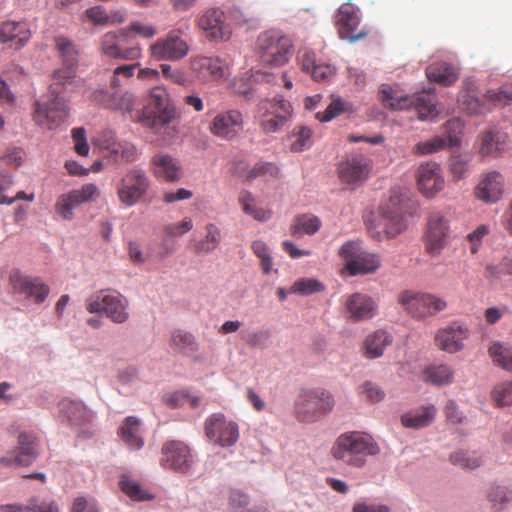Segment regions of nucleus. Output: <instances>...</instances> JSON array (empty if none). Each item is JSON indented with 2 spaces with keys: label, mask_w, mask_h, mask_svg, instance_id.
<instances>
[{
  "label": "nucleus",
  "mask_w": 512,
  "mask_h": 512,
  "mask_svg": "<svg viewBox=\"0 0 512 512\" xmlns=\"http://www.w3.org/2000/svg\"><path fill=\"white\" fill-rule=\"evenodd\" d=\"M38 439L35 434L23 431L18 435V446L12 450H0V467H27L38 457Z\"/></svg>",
  "instance_id": "f8f14e48"
},
{
  "label": "nucleus",
  "mask_w": 512,
  "mask_h": 512,
  "mask_svg": "<svg viewBox=\"0 0 512 512\" xmlns=\"http://www.w3.org/2000/svg\"><path fill=\"white\" fill-rule=\"evenodd\" d=\"M458 101L462 109L469 114H482L489 110L486 101L479 99L473 92H462Z\"/></svg>",
  "instance_id": "603ef678"
},
{
  "label": "nucleus",
  "mask_w": 512,
  "mask_h": 512,
  "mask_svg": "<svg viewBox=\"0 0 512 512\" xmlns=\"http://www.w3.org/2000/svg\"><path fill=\"white\" fill-rule=\"evenodd\" d=\"M258 111H271L272 114L285 116V121L292 117L293 108L288 100L281 97L261 100L258 105Z\"/></svg>",
  "instance_id": "49530a36"
},
{
  "label": "nucleus",
  "mask_w": 512,
  "mask_h": 512,
  "mask_svg": "<svg viewBox=\"0 0 512 512\" xmlns=\"http://www.w3.org/2000/svg\"><path fill=\"white\" fill-rule=\"evenodd\" d=\"M58 406L61 416L71 426H82L93 419L92 412L80 401L64 398L59 402Z\"/></svg>",
  "instance_id": "473e14b6"
},
{
  "label": "nucleus",
  "mask_w": 512,
  "mask_h": 512,
  "mask_svg": "<svg viewBox=\"0 0 512 512\" xmlns=\"http://www.w3.org/2000/svg\"><path fill=\"white\" fill-rule=\"evenodd\" d=\"M297 61L305 73L310 74L315 82H329L336 75V68L317 60L315 52L309 49L299 50Z\"/></svg>",
  "instance_id": "4be33fe9"
},
{
  "label": "nucleus",
  "mask_w": 512,
  "mask_h": 512,
  "mask_svg": "<svg viewBox=\"0 0 512 512\" xmlns=\"http://www.w3.org/2000/svg\"><path fill=\"white\" fill-rule=\"evenodd\" d=\"M379 98L385 107L395 110L407 109L414 104V101L410 97L397 95L389 85L381 86ZM415 105L418 110L419 118L422 120L437 115L436 106L429 94L418 96L415 100Z\"/></svg>",
  "instance_id": "ddd939ff"
},
{
  "label": "nucleus",
  "mask_w": 512,
  "mask_h": 512,
  "mask_svg": "<svg viewBox=\"0 0 512 512\" xmlns=\"http://www.w3.org/2000/svg\"><path fill=\"white\" fill-rule=\"evenodd\" d=\"M345 308L352 321L358 322L370 319L377 308L376 301L369 295L353 293L345 300Z\"/></svg>",
  "instance_id": "cd10ccee"
},
{
  "label": "nucleus",
  "mask_w": 512,
  "mask_h": 512,
  "mask_svg": "<svg viewBox=\"0 0 512 512\" xmlns=\"http://www.w3.org/2000/svg\"><path fill=\"white\" fill-rule=\"evenodd\" d=\"M221 242L220 229L215 224H208L206 226V236L203 240L195 245L197 253H209L215 250Z\"/></svg>",
  "instance_id": "8fccbe9b"
},
{
  "label": "nucleus",
  "mask_w": 512,
  "mask_h": 512,
  "mask_svg": "<svg viewBox=\"0 0 512 512\" xmlns=\"http://www.w3.org/2000/svg\"><path fill=\"white\" fill-rule=\"evenodd\" d=\"M506 143V135L488 131L481 135L480 153L489 156L500 152Z\"/></svg>",
  "instance_id": "a18cd8bd"
},
{
  "label": "nucleus",
  "mask_w": 512,
  "mask_h": 512,
  "mask_svg": "<svg viewBox=\"0 0 512 512\" xmlns=\"http://www.w3.org/2000/svg\"><path fill=\"white\" fill-rule=\"evenodd\" d=\"M371 170L370 161L365 158L352 157L339 164L340 179L347 184H356L368 178Z\"/></svg>",
  "instance_id": "7c9ffc66"
},
{
  "label": "nucleus",
  "mask_w": 512,
  "mask_h": 512,
  "mask_svg": "<svg viewBox=\"0 0 512 512\" xmlns=\"http://www.w3.org/2000/svg\"><path fill=\"white\" fill-rule=\"evenodd\" d=\"M344 270L351 276L375 273L381 266L380 256L364 250L359 241H347L339 249Z\"/></svg>",
  "instance_id": "423d86ee"
},
{
  "label": "nucleus",
  "mask_w": 512,
  "mask_h": 512,
  "mask_svg": "<svg viewBox=\"0 0 512 512\" xmlns=\"http://www.w3.org/2000/svg\"><path fill=\"white\" fill-rule=\"evenodd\" d=\"M504 192V178L496 171L484 174L475 188L476 198L486 202L495 203Z\"/></svg>",
  "instance_id": "bb28decb"
},
{
  "label": "nucleus",
  "mask_w": 512,
  "mask_h": 512,
  "mask_svg": "<svg viewBox=\"0 0 512 512\" xmlns=\"http://www.w3.org/2000/svg\"><path fill=\"white\" fill-rule=\"evenodd\" d=\"M392 336L385 330H376L367 335L362 345V353L368 359H376L383 355L387 346L391 345Z\"/></svg>",
  "instance_id": "f704fd0d"
},
{
  "label": "nucleus",
  "mask_w": 512,
  "mask_h": 512,
  "mask_svg": "<svg viewBox=\"0 0 512 512\" xmlns=\"http://www.w3.org/2000/svg\"><path fill=\"white\" fill-rule=\"evenodd\" d=\"M244 128L243 114L237 109L218 113L209 125L210 132L221 139L233 140Z\"/></svg>",
  "instance_id": "6ab92c4d"
},
{
  "label": "nucleus",
  "mask_w": 512,
  "mask_h": 512,
  "mask_svg": "<svg viewBox=\"0 0 512 512\" xmlns=\"http://www.w3.org/2000/svg\"><path fill=\"white\" fill-rule=\"evenodd\" d=\"M206 437L221 447H230L239 439L238 424L222 413L211 414L204 423Z\"/></svg>",
  "instance_id": "dca6fc26"
},
{
  "label": "nucleus",
  "mask_w": 512,
  "mask_h": 512,
  "mask_svg": "<svg viewBox=\"0 0 512 512\" xmlns=\"http://www.w3.org/2000/svg\"><path fill=\"white\" fill-rule=\"evenodd\" d=\"M175 108L170 101L168 92L163 87L151 89L147 105L132 115L131 118L151 130H158L172 122Z\"/></svg>",
  "instance_id": "7ed1b4c3"
},
{
  "label": "nucleus",
  "mask_w": 512,
  "mask_h": 512,
  "mask_svg": "<svg viewBox=\"0 0 512 512\" xmlns=\"http://www.w3.org/2000/svg\"><path fill=\"white\" fill-rule=\"evenodd\" d=\"M238 201L242 207L243 212L252 216L257 221L265 222L268 221L272 216V212L270 210L258 207L256 205L255 198L249 191H241Z\"/></svg>",
  "instance_id": "a19ab883"
},
{
  "label": "nucleus",
  "mask_w": 512,
  "mask_h": 512,
  "mask_svg": "<svg viewBox=\"0 0 512 512\" xmlns=\"http://www.w3.org/2000/svg\"><path fill=\"white\" fill-rule=\"evenodd\" d=\"M100 189L93 183H87L79 189H73L60 195L55 203L56 213L64 220L74 219V210L80 205L93 202L100 197Z\"/></svg>",
  "instance_id": "4468645a"
},
{
  "label": "nucleus",
  "mask_w": 512,
  "mask_h": 512,
  "mask_svg": "<svg viewBox=\"0 0 512 512\" xmlns=\"http://www.w3.org/2000/svg\"><path fill=\"white\" fill-rule=\"evenodd\" d=\"M335 406L331 392L323 388L303 390L298 396L295 411L299 420L315 422L329 414Z\"/></svg>",
  "instance_id": "20e7f679"
},
{
  "label": "nucleus",
  "mask_w": 512,
  "mask_h": 512,
  "mask_svg": "<svg viewBox=\"0 0 512 512\" xmlns=\"http://www.w3.org/2000/svg\"><path fill=\"white\" fill-rule=\"evenodd\" d=\"M251 249L253 253L260 259L263 273H270L272 270L273 261L270 256V249L267 244L261 240H256L252 243Z\"/></svg>",
  "instance_id": "e2e57ef3"
},
{
  "label": "nucleus",
  "mask_w": 512,
  "mask_h": 512,
  "mask_svg": "<svg viewBox=\"0 0 512 512\" xmlns=\"http://www.w3.org/2000/svg\"><path fill=\"white\" fill-rule=\"evenodd\" d=\"M55 48L62 59L63 67L54 71L52 83L49 86V100L36 101L34 105L33 120L41 128L53 130L59 127L67 118L69 109L62 94L73 91L78 83L76 70L78 66L79 50L70 39L59 36L55 38Z\"/></svg>",
  "instance_id": "f257e3e1"
},
{
  "label": "nucleus",
  "mask_w": 512,
  "mask_h": 512,
  "mask_svg": "<svg viewBox=\"0 0 512 512\" xmlns=\"http://www.w3.org/2000/svg\"><path fill=\"white\" fill-rule=\"evenodd\" d=\"M324 290V285L313 278H300L296 280L289 288L290 294L312 295Z\"/></svg>",
  "instance_id": "864d4df0"
},
{
  "label": "nucleus",
  "mask_w": 512,
  "mask_h": 512,
  "mask_svg": "<svg viewBox=\"0 0 512 512\" xmlns=\"http://www.w3.org/2000/svg\"><path fill=\"white\" fill-rule=\"evenodd\" d=\"M260 127L265 134L278 132L287 121L285 116L272 114L271 111H259Z\"/></svg>",
  "instance_id": "6e6d98bb"
},
{
  "label": "nucleus",
  "mask_w": 512,
  "mask_h": 512,
  "mask_svg": "<svg viewBox=\"0 0 512 512\" xmlns=\"http://www.w3.org/2000/svg\"><path fill=\"white\" fill-rule=\"evenodd\" d=\"M197 23L210 39L227 40L230 36L229 26L225 23L224 14L219 9H207L199 16Z\"/></svg>",
  "instance_id": "b1692460"
},
{
  "label": "nucleus",
  "mask_w": 512,
  "mask_h": 512,
  "mask_svg": "<svg viewBox=\"0 0 512 512\" xmlns=\"http://www.w3.org/2000/svg\"><path fill=\"white\" fill-rule=\"evenodd\" d=\"M150 186L151 180L147 173L139 167H132L126 170L116 184L117 197L122 205L132 207L146 197Z\"/></svg>",
  "instance_id": "6e6552de"
},
{
  "label": "nucleus",
  "mask_w": 512,
  "mask_h": 512,
  "mask_svg": "<svg viewBox=\"0 0 512 512\" xmlns=\"http://www.w3.org/2000/svg\"><path fill=\"white\" fill-rule=\"evenodd\" d=\"M83 21H88L95 26L108 25V13L101 5H96L86 9L82 16Z\"/></svg>",
  "instance_id": "338daca9"
},
{
  "label": "nucleus",
  "mask_w": 512,
  "mask_h": 512,
  "mask_svg": "<svg viewBox=\"0 0 512 512\" xmlns=\"http://www.w3.org/2000/svg\"><path fill=\"white\" fill-rule=\"evenodd\" d=\"M447 146V141L442 136H435L429 140L417 143L413 148L416 155H427L438 152Z\"/></svg>",
  "instance_id": "bf43d9fd"
},
{
  "label": "nucleus",
  "mask_w": 512,
  "mask_h": 512,
  "mask_svg": "<svg viewBox=\"0 0 512 512\" xmlns=\"http://www.w3.org/2000/svg\"><path fill=\"white\" fill-rule=\"evenodd\" d=\"M292 52L291 40L277 31H266L257 39V54L265 66L279 67L286 64Z\"/></svg>",
  "instance_id": "39448f33"
},
{
  "label": "nucleus",
  "mask_w": 512,
  "mask_h": 512,
  "mask_svg": "<svg viewBox=\"0 0 512 512\" xmlns=\"http://www.w3.org/2000/svg\"><path fill=\"white\" fill-rule=\"evenodd\" d=\"M106 144L103 148L110 151L111 155L114 157L116 161H121L123 163H132L135 162L138 158V151L130 142H115L113 141V135L109 134V138L106 140Z\"/></svg>",
  "instance_id": "4c0bfd02"
},
{
  "label": "nucleus",
  "mask_w": 512,
  "mask_h": 512,
  "mask_svg": "<svg viewBox=\"0 0 512 512\" xmlns=\"http://www.w3.org/2000/svg\"><path fill=\"white\" fill-rule=\"evenodd\" d=\"M450 462L464 469H474L481 465L482 459L475 452L457 451L450 455Z\"/></svg>",
  "instance_id": "4d7b16f0"
},
{
  "label": "nucleus",
  "mask_w": 512,
  "mask_h": 512,
  "mask_svg": "<svg viewBox=\"0 0 512 512\" xmlns=\"http://www.w3.org/2000/svg\"><path fill=\"white\" fill-rule=\"evenodd\" d=\"M189 64L192 73L202 82L220 81L230 74L228 63L218 56H193Z\"/></svg>",
  "instance_id": "f3484780"
},
{
  "label": "nucleus",
  "mask_w": 512,
  "mask_h": 512,
  "mask_svg": "<svg viewBox=\"0 0 512 512\" xmlns=\"http://www.w3.org/2000/svg\"><path fill=\"white\" fill-rule=\"evenodd\" d=\"M358 392L362 398L371 403H377L384 399V390L372 381H365L358 387Z\"/></svg>",
  "instance_id": "0e129e2a"
},
{
  "label": "nucleus",
  "mask_w": 512,
  "mask_h": 512,
  "mask_svg": "<svg viewBox=\"0 0 512 512\" xmlns=\"http://www.w3.org/2000/svg\"><path fill=\"white\" fill-rule=\"evenodd\" d=\"M398 303L412 317L423 319L443 311L447 303L434 294L405 290L399 293Z\"/></svg>",
  "instance_id": "1a4fd4ad"
},
{
  "label": "nucleus",
  "mask_w": 512,
  "mask_h": 512,
  "mask_svg": "<svg viewBox=\"0 0 512 512\" xmlns=\"http://www.w3.org/2000/svg\"><path fill=\"white\" fill-rule=\"evenodd\" d=\"M352 105L340 97H333L330 104L323 112H318L316 118L320 122H329L343 113H352Z\"/></svg>",
  "instance_id": "de8ad7c7"
},
{
  "label": "nucleus",
  "mask_w": 512,
  "mask_h": 512,
  "mask_svg": "<svg viewBox=\"0 0 512 512\" xmlns=\"http://www.w3.org/2000/svg\"><path fill=\"white\" fill-rule=\"evenodd\" d=\"M291 137L294 139L290 146L293 152H302L310 148L313 143L312 131L307 127L296 128Z\"/></svg>",
  "instance_id": "13d9d810"
},
{
  "label": "nucleus",
  "mask_w": 512,
  "mask_h": 512,
  "mask_svg": "<svg viewBox=\"0 0 512 512\" xmlns=\"http://www.w3.org/2000/svg\"><path fill=\"white\" fill-rule=\"evenodd\" d=\"M120 39H124L118 31H108L99 39V51L108 58L124 61H136L142 57V47L134 44L130 47H122Z\"/></svg>",
  "instance_id": "a211bd4d"
},
{
  "label": "nucleus",
  "mask_w": 512,
  "mask_h": 512,
  "mask_svg": "<svg viewBox=\"0 0 512 512\" xmlns=\"http://www.w3.org/2000/svg\"><path fill=\"white\" fill-rule=\"evenodd\" d=\"M194 462V455L186 443L171 440L162 445L160 465L164 469L186 474L191 470Z\"/></svg>",
  "instance_id": "2eb2a0df"
},
{
  "label": "nucleus",
  "mask_w": 512,
  "mask_h": 512,
  "mask_svg": "<svg viewBox=\"0 0 512 512\" xmlns=\"http://www.w3.org/2000/svg\"><path fill=\"white\" fill-rule=\"evenodd\" d=\"M171 346L186 354H191L198 350V344L194 335L181 329L172 332Z\"/></svg>",
  "instance_id": "09e8293b"
},
{
  "label": "nucleus",
  "mask_w": 512,
  "mask_h": 512,
  "mask_svg": "<svg viewBox=\"0 0 512 512\" xmlns=\"http://www.w3.org/2000/svg\"><path fill=\"white\" fill-rule=\"evenodd\" d=\"M464 124L459 118H453L446 122L444 126L445 139L448 147L458 146L460 144V135L462 134Z\"/></svg>",
  "instance_id": "680f3d73"
},
{
  "label": "nucleus",
  "mask_w": 512,
  "mask_h": 512,
  "mask_svg": "<svg viewBox=\"0 0 512 512\" xmlns=\"http://www.w3.org/2000/svg\"><path fill=\"white\" fill-rule=\"evenodd\" d=\"M321 227V221L316 216L300 215L297 216L289 228L290 235L300 237L303 234L312 235Z\"/></svg>",
  "instance_id": "c03bdc74"
},
{
  "label": "nucleus",
  "mask_w": 512,
  "mask_h": 512,
  "mask_svg": "<svg viewBox=\"0 0 512 512\" xmlns=\"http://www.w3.org/2000/svg\"><path fill=\"white\" fill-rule=\"evenodd\" d=\"M0 512H59V508L53 501L31 500L25 506L19 504L1 505Z\"/></svg>",
  "instance_id": "37998d69"
},
{
  "label": "nucleus",
  "mask_w": 512,
  "mask_h": 512,
  "mask_svg": "<svg viewBox=\"0 0 512 512\" xmlns=\"http://www.w3.org/2000/svg\"><path fill=\"white\" fill-rule=\"evenodd\" d=\"M426 76L430 81L443 86H450L458 79L454 67L445 62L430 64L426 68Z\"/></svg>",
  "instance_id": "58836bf2"
},
{
  "label": "nucleus",
  "mask_w": 512,
  "mask_h": 512,
  "mask_svg": "<svg viewBox=\"0 0 512 512\" xmlns=\"http://www.w3.org/2000/svg\"><path fill=\"white\" fill-rule=\"evenodd\" d=\"M31 38L29 25L24 21H5L0 24V43H11L15 49L24 47Z\"/></svg>",
  "instance_id": "c756f323"
},
{
  "label": "nucleus",
  "mask_w": 512,
  "mask_h": 512,
  "mask_svg": "<svg viewBox=\"0 0 512 512\" xmlns=\"http://www.w3.org/2000/svg\"><path fill=\"white\" fill-rule=\"evenodd\" d=\"M488 354L495 365L512 373V345L494 342L488 348Z\"/></svg>",
  "instance_id": "79ce46f5"
},
{
  "label": "nucleus",
  "mask_w": 512,
  "mask_h": 512,
  "mask_svg": "<svg viewBox=\"0 0 512 512\" xmlns=\"http://www.w3.org/2000/svg\"><path fill=\"white\" fill-rule=\"evenodd\" d=\"M158 33L157 27L141 21H133L127 27L120 29V35L128 38L131 34L143 39H152Z\"/></svg>",
  "instance_id": "3c124183"
},
{
  "label": "nucleus",
  "mask_w": 512,
  "mask_h": 512,
  "mask_svg": "<svg viewBox=\"0 0 512 512\" xmlns=\"http://www.w3.org/2000/svg\"><path fill=\"white\" fill-rule=\"evenodd\" d=\"M92 99L106 108L125 113H132L135 105V96L128 91L118 94L110 93L106 89H97L92 93Z\"/></svg>",
  "instance_id": "c85d7f7f"
},
{
  "label": "nucleus",
  "mask_w": 512,
  "mask_h": 512,
  "mask_svg": "<svg viewBox=\"0 0 512 512\" xmlns=\"http://www.w3.org/2000/svg\"><path fill=\"white\" fill-rule=\"evenodd\" d=\"M410 207L409 199L393 191L386 205L382 208V226L387 238L399 235L407 227L406 215Z\"/></svg>",
  "instance_id": "9b49d317"
},
{
  "label": "nucleus",
  "mask_w": 512,
  "mask_h": 512,
  "mask_svg": "<svg viewBox=\"0 0 512 512\" xmlns=\"http://www.w3.org/2000/svg\"><path fill=\"white\" fill-rule=\"evenodd\" d=\"M437 408L430 404L401 416V423L406 428L421 429L429 426L435 419Z\"/></svg>",
  "instance_id": "c9c22d12"
},
{
  "label": "nucleus",
  "mask_w": 512,
  "mask_h": 512,
  "mask_svg": "<svg viewBox=\"0 0 512 512\" xmlns=\"http://www.w3.org/2000/svg\"><path fill=\"white\" fill-rule=\"evenodd\" d=\"M484 98L495 105H508L512 103V85H503L498 90H489Z\"/></svg>",
  "instance_id": "69168bd1"
},
{
  "label": "nucleus",
  "mask_w": 512,
  "mask_h": 512,
  "mask_svg": "<svg viewBox=\"0 0 512 512\" xmlns=\"http://www.w3.org/2000/svg\"><path fill=\"white\" fill-rule=\"evenodd\" d=\"M121 490L132 500L142 501L151 499V496L141 489L139 483L128 476H123L120 481Z\"/></svg>",
  "instance_id": "052dcab7"
},
{
  "label": "nucleus",
  "mask_w": 512,
  "mask_h": 512,
  "mask_svg": "<svg viewBox=\"0 0 512 512\" xmlns=\"http://www.w3.org/2000/svg\"><path fill=\"white\" fill-rule=\"evenodd\" d=\"M449 167L453 178L460 180L465 177L469 170V161L460 155L453 156L449 161Z\"/></svg>",
  "instance_id": "774afa93"
},
{
  "label": "nucleus",
  "mask_w": 512,
  "mask_h": 512,
  "mask_svg": "<svg viewBox=\"0 0 512 512\" xmlns=\"http://www.w3.org/2000/svg\"><path fill=\"white\" fill-rule=\"evenodd\" d=\"M129 302L116 290H101L89 297L86 301V309L90 313H103L112 322L122 324L129 318Z\"/></svg>",
  "instance_id": "0eeeda50"
},
{
  "label": "nucleus",
  "mask_w": 512,
  "mask_h": 512,
  "mask_svg": "<svg viewBox=\"0 0 512 512\" xmlns=\"http://www.w3.org/2000/svg\"><path fill=\"white\" fill-rule=\"evenodd\" d=\"M416 177L419 191L427 198L434 197L445 186L441 167L436 162L421 164L417 169Z\"/></svg>",
  "instance_id": "412c9836"
},
{
  "label": "nucleus",
  "mask_w": 512,
  "mask_h": 512,
  "mask_svg": "<svg viewBox=\"0 0 512 512\" xmlns=\"http://www.w3.org/2000/svg\"><path fill=\"white\" fill-rule=\"evenodd\" d=\"M360 17L358 10L350 3L342 4L336 16V26L341 39L355 42L366 37L367 32L358 30Z\"/></svg>",
  "instance_id": "aec40b11"
},
{
  "label": "nucleus",
  "mask_w": 512,
  "mask_h": 512,
  "mask_svg": "<svg viewBox=\"0 0 512 512\" xmlns=\"http://www.w3.org/2000/svg\"><path fill=\"white\" fill-rule=\"evenodd\" d=\"M378 453L379 447L374 439L359 431L341 434L331 448V455L335 460L356 468L363 467L368 456Z\"/></svg>",
  "instance_id": "f03ea898"
},
{
  "label": "nucleus",
  "mask_w": 512,
  "mask_h": 512,
  "mask_svg": "<svg viewBox=\"0 0 512 512\" xmlns=\"http://www.w3.org/2000/svg\"><path fill=\"white\" fill-rule=\"evenodd\" d=\"M193 228V223L190 218H184L181 222L175 224H169L163 229V242L162 251L160 257L164 258L174 250V245L167 243L169 239L181 236Z\"/></svg>",
  "instance_id": "ea45409f"
},
{
  "label": "nucleus",
  "mask_w": 512,
  "mask_h": 512,
  "mask_svg": "<svg viewBox=\"0 0 512 512\" xmlns=\"http://www.w3.org/2000/svg\"><path fill=\"white\" fill-rule=\"evenodd\" d=\"M491 399L497 407L512 406V380L496 384L491 391Z\"/></svg>",
  "instance_id": "5fc2aeb1"
},
{
  "label": "nucleus",
  "mask_w": 512,
  "mask_h": 512,
  "mask_svg": "<svg viewBox=\"0 0 512 512\" xmlns=\"http://www.w3.org/2000/svg\"><path fill=\"white\" fill-rule=\"evenodd\" d=\"M454 370L447 364H433L422 372V380L434 386L449 385L454 381Z\"/></svg>",
  "instance_id": "e433bc0d"
},
{
  "label": "nucleus",
  "mask_w": 512,
  "mask_h": 512,
  "mask_svg": "<svg viewBox=\"0 0 512 512\" xmlns=\"http://www.w3.org/2000/svg\"><path fill=\"white\" fill-rule=\"evenodd\" d=\"M469 336V330L459 324H452L438 330L435 335L436 346L448 353H456L463 349L464 340Z\"/></svg>",
  "instance_id": "393cba45"
},
{
  "label": "nucleus",
  "mask_w": 512,
  "mask_h": 512,
  "mask_svg": "<svg viewBox=\"0 0 512 512\" xmlns=\"http://www.w3.org/2000/svg\"><path fill=\"white\" fill-rule=\"evenodd\" d=\"M182 34L181 29L170 30L164 37L158 38L149 46V56L155 61H181L190 51Z\"/></svg>",
  "instance_id": "9d476101"
},
{
  "label": "nucleus",
  "mask_w": 512,
  "mask_h": 512,
  "mask_svg": "<svg viewBox=\"0 0 512 512\" xmlns=\"http://www.w3.org/2000/svg\"><path fill=\"white\" fill-rule=\"evenodd\" d=\"M151 171L156 178L168 182H174L181 177V166L179 162L167 153L155 154L150 162Z\"/></svg>",
  "instance_id": "2f4dec72"
},
{
  "label": "nucleus",
  "mask_w": 512,
  "mask_h": 512,
  "mask_svg": "<svg viewBox=\"0 0 512 512\" xmlns=\"http://www.w3.org/2000/svg\"><path fill=\"white\" fill-rule=\"evenodd\" d=\"M10 283L15 293L24 295L36 304L44 302L50 292L49 287L39 278L14 274L10 276Z\"/></svg>",
  "instance_id": "5701e85b"
},
{
  "label": "nucleus",
  "mask_w": 512,
  "mask_h": 512,
  "mask_svg": "<svg viewBox=\"0 0 512 512\" xmlns=\"http://www.w3.org/2000/svg\"><path fill=\"white\" fill-rule=\"evenodd\" d=\"M118 435L131 450H140L144 445L141 421L134 416H128L124 419L118 429Z\"/></svg>",
  "instance_id": "72a5a7b5"
},
{
  "label": "nucleus",
  "mask_w": 512,
  "mask_h": 512,
  "mask_svg": "<svg viewBox=\"0 0 512 512\" xmlns=\"http://www.w3.org/2000/svg\"><path fill=\"white\" fill-rule=\"evenodd\" d=\"M448 235L447 220L440 214H432L426 232V250L429 254L438 255L446 244Z\"/></svg>",
  "instance_id": "a878e982"
}]
</instances>
